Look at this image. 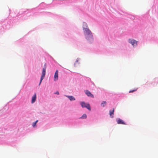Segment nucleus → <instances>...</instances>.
<instances>
[{
	"label": "nucleus",
	"instance_id": "1",
	"mask_svg": "<svg viewBox=\"0 0 158 158\" xmlns=\"http://www.w3.org/2000/svg\"><path fill=\"white\" fill-rule=\"evenodd\" d=\"M83 27L86 39L88 40L92 41L93 40V35L91 32L88 28L87 24L85 23H83Z\"/></svg>",
	"mask_w": 158,
	"mask_h": 158
},
{
	"label": "nucleus",
	"instance_id": "2",
	"mask_svg": "<svg viewBox=\"0 0 158 158\" xmlns=\"http://www.w3.org/2000/svg\"><path fill=\"white\" fill-rule=\"evenodd\" d=\"M46 66L45 65L43 69L42 72V74L41 75V77L40 82L39 84V85H40L41 83L43 80L44 79L46 73Z\"/></svg>",
	"mask_w": 158,
	"mask_h": 158
},
{
	"label": "nucleus",
	"instance_id": "3",
	"mask_svg": "<svg viewBox=\"0 0 158 158\" xmlns=\"http://www.w3.org/2000/svg\"><path fill=\"white\" fill-rule=\"evenodd\" d=\"M80 104L82 107H85L89 110L90 111L91 110L90 107L89 103H85L84 102H81Z\"/></svg>",
	"mask_w": 158,
	"mask_h": 158
},
{
	"label": "nucleus",
	"instance_id": "4",
	"mask_svg": "<svg viewBox=\"0 0 158 158\" xmlns=\"http://www.w3.org/2000/svg\"><path fill=\"white\" fill-rule=\"evenodd\" d=\"M129 42L133 46L137 45V41L134 40L130 39L129 40Z\"/></svg>",
	"mask_w": 158,
	"mask_h": 158
},
{
	"label": "nucleus",
	"instance_id": "5",
	"mask_svg": "<svg viewBox=\"0 0 158 158\" xmlns=\"http://www.w3.org/2000/svg\"><path fill=\"white\" fill-rule=\"evenodd\" d=\"M84 92L88 96L93 98H94V96L92 94L89 90H85Z\"/></svg>",
	"mask_w": 158,
	"mask_h": 158
},
{
	"label": "nucleus",
	"instance_id": "6",
	"mask_svg": "<svg viewBox=\"0 0 158 158\" xmlns=\"http://www.w3.org/2000/svg\"><path fill=\"white\" fill-rule=\"evenodd\" d=\"M116 122L118 124L126 125V123L122 119L118 118L116 119Z\"/></svg>",
	"mask_w": 158,
	"mask_h": 158
},
{
	"label": "nucleus",
	"instance_id": "7",
	"mask_svg": "<svg viewBox=\"0 0 158 158\" xmlns=\"http://www.w3.org/2000/svg\"><path fill=\"white\" fill-rule=\"evenodd\" d=\"M58 71L57 70H56V72L55 73L54 78V81H56L58 80Z\"/></svg>",
	"mask_w": 158,
	"mask_h": 158
},
{
	"label": "nucleus",
	"instance_id": "8",
	"mask_svg": "<svg viewBox=\"0 0 158 158\" xmlns=\"http://www.w3.org/2000/svg\"><path fill=\"white\" fill-rule=\"evenodd\" d=\"M36 93H35L34 96H33L31 100V103H34L36 99Z\"/></svg>",
	"mask_w": 158,
	"mask_h": 158
},
{
	"label": "nucleus",
	"instance_id": "9",
	"mask_svg": "<svg viewBox=\"0 0 158 158\" xmlns=\"http://www.w3.org/2000/svg\"><path fill=\"white\" fill-rule=\"evenodd\" d=\"M114 108L113 109V110H110L109 111V114L110 115V117L112 118H113L114 117Z\"/></svg>",
	"mask_w": 158,
	"mask_h": 158
},
{
	"label": "nucleus",
	"instance_id": "10",
	"mask_svg": "<svg viewBox=\"0 0 158 158\" xmlns=\"http://www.w3.org/2000/svg\"><path fill=\"white\" fill-rule=\"evenodd\" d=\"M66 97H68L71 101L75 100V98L73 96H68Z\"/></svg>",
	"mask_w": 158,
	"mask_h": 158
},
{
	"label": "nucleus",
	"instance_id": "11",
	"mask_svg": "<svg viewBox=\"0 0 158 158\" xmlns=\"http://www.w3.org/2000/svg\"><path fill=\"white\" fill-rule=\"evenodd\" d=\"M79 61V59L77 58L76 60V61H75V63L74 64V66L75 67L77 66V65L79 64V63L78 62Z\"/></svg>",
	"mask_w": 158,
	"mask_h": 158
},
{
	"label": "nucleus",
	"instance_id": "12",
	"mask_svg": "<svg viewBox=\"0 0 158 158\" xmlns=\"http://www.w3.org/2000/svg\"><path fill=\"white\" fill-rule=\"evenodd\" d=\"M87 118V115L85 114H84L80 118L81 119H85Z\"/></svg>",
	"mask_w": 158,
	"mask_h": 158
},
{
	"label": "nucleus",
	"instance_id": "13",
	"mask_svg": "<svg viewBox=\"0 0 158 158\" xmlns=\"http://www.w3.org/2000/svg\"><path fill=\"white\" fill-rule=\"evenodd\" d=\"M106 101H103L101 104L102 106L104 107L106 105Z\"/></svg>",
	"mask_w": 158,
	"mask_h": 158
},
{
	"label": "nucleus",
	"instance_id": "14",
	"mask_svg": "<svg viewBox=\"0 0 158 158\" xmlns=\"http://www.w3.org/2000/svg\"><path fill=\"white\" fill-rule=\"evenodd\" d=\"M137 88H136L132 90H130L129 91V93H132L137 90Z\"/></svg>",
	"mask_w": 158,
	"mask_h": 158
},
{
	"label": "nucleus",
	"instance_id": "15",
	"mask_svg": "<svg viewBox=\"0 0 158 158\" xmlns=\"http://www.w3.org/2000/svg\"><path fill=\"white\" fill-rule=\"evenodd\" d=\"M38 122V120H36L35 122L33 123L32 124V126L33 127H34L36 125L37 123Z\"/></svg>",
	"mask_w": 158,
	"mask_h": 158
},
{
	"label": "nucleus",
	"instance_id": "16",
	"mask_svg": "<svg viewBox=\"0 0 158 158\" xmlns=\"http://www.w3.org/2000/svg\"><path fill=\"white\" fill-rule=\"evenodd\" d=\"M55 94H59V92L58 91H57L55 93Z\"/></svg>",
	"mask_w": 158,
	"mask_h": 158
}]
</instances>
